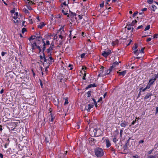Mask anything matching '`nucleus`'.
I'll list each match as a JSON object with an SVG mask.
<instances>
[{"label":"nucleus","mask_w":158,"mask_h":158,"mask_svg":"<svg viewBox=\"0 0 158 158\" xmlns=\"http://www.w3.org/2000/svg\"><path fill=\"white\" fill-rule=\"evenodd\" d=\"M152 95V93H148L145 96L144 98V99L145 100L149 98H150L151 96Z\"/></svg>","instance_id":"f8f14e48"},{"label":"nucleus","mask_w":158,"mask_h":158,"mask_svg":"<svg viewBox=\"0 0 158 158\" xmlns=\"http://www.w3.org/2000/svg\"><path fill=\"white\" fill-rule=\"evenodd\" d=\"M39 57L40 58V59L41 60H43V59H44L43 58L44 57V56H43L42 55H40V56Z\"/></svg>","instance_id":"774afa93"},{"label":"nucleus","mask_w":158,"mask_h":158,"mask_svg":"<svg viewBox=\"0 0 158 158\" xmlns=\"http://www.w3.org/2000/svg\"><path fill=\"white\" fill-rule=\"evenodd\" d=\"M29 41L31 40H33L35 39V37H34L33 35H31L29 38L28 39Z\"/></svg>","instance_id":"72a5a7b5"},{"label":"nucleus","mask_w":158,"mask_h":158,"mask_svg":"<svg viewBox=\"0 0 158 158\" xmlns=\"http://www.w3.org/2000/svg\"><path fill=\"white\" fill-rule=\"evenodd\" d=\"M95 155L98 157L102 156L104 154V152L102 148H96L94 150Z\"/></svg>","instance_id":"f257e3e1"},{"label":"nucleus","mask_w":158,"mask_h":158,"mask_svg":"<svg viewBox=\"0 0 158 158\" xmlns=\"http://www.w3.org/2000/svg\"><path fill=\"white\" fill-rule=\"evenodd\" d=\"M130 139V138H129V139L127 141V142H126V143H125V145H126L127 146H128L129 144V139Z\"/></svg>","instance_id":"603ef678"},{"label":"nucleus","mask_w":158,"mask_h":158,"mask_svg":"<svg viewBox=\"0 0 158 158\" xmlns=\"http://www.w3.org/2000/svg\"><path fill=\"white\" fill-rule=\"evenodd\" d=\"M53 50L52 47V46H50L49 48L47 49V53L48 54H49L50 55L51 54V52H50L51 51H52Z\"/></svg>","instance_id":"ddd939ff"},{"label":"nucleus","mask_w":158,"mask_h":158,"mask_svg":"<svg viewBox=\"0 0 158 158\" xmlns=\"http://www.w3.org/2000/svg\"><path fill=\"white\" fill-rule=\"evenodd\" d=\"M104 75H102V74H100V73H99V74L98 75V77H104Z\"/></svg>","instance_id":"0e129e2a"},{"label":"nucleus","mask_w":158,"mask_h":158,"mask_svg":"<svg viewBox=\"0 0 158 158\" xmlns=\"http://www.w3.org/2000/svg\"><path fill=\"white\" fill-rule=\"evenodd\" d=\"M118 141V140L116 138L115 136L113 139V142L114 143H116L117 141Z\"/></svg>","instance_id":"2f4dec72"},{"label":"nucleus","mask_w":158,"mask_h":158,"mask_svg":"<svg viewBox=\"0 0 158 158\" xmlns=\"http://www.w3.org/2000/svg\"><path fill=\"white\" fill-rule=\"evenodd\" d=\"M111 53V50H108L106 51H105L103 52L102 53V55L106 57L110 55Z\"/></svg>","instance_id":"39448f33"},{"label":"nucleus","mask_w":158,"mask_h":158,"mask_svg":"<svg viewBox=\"0 0 158 158\" xmlns=\"http://www.w3.org/2000/svg\"><path fill=\"white\" fill-rule=\"evenodd\" d=\"M140 91L142 89V91L143 92H144L147 89L145 87V88H144L143 89H142V87L140 88Z\"/></svg>","instance_id":"3c124183"},{"label":"nucleus","mask_w":158,"mask_h":158,"mask_svg":"<svg viewBox=\"0 0 158 158\" xmlns=\"http://www.w3.org/2000/svg\"><path fill=\"white\" fill-rule=\"evenodd\" d=\"M78 17L80 19H82V15H79Z\"/></svg>","instance_id":"680f3d73"},{"label":"nucleus","mask_w":158,"mask_h":158,"mask_svg":"<svg viewBox=\"0 0 158 158\" xmlns=\"http://www.w3.org/2000/svg\"><path fill=\"white\" fill-rule=\"evenodd\" d=\"M42 53H43V56H44V57L43 58H44L43 60H44V62H47V59H46V58L45 55L44 53V52H43L42 51Z\"/></svg>","instance_id":"b1692460"},{"label":"nucleus","mask_w":158,"mask_h":158,"mask_svg":"<svg viewBox=\"0 0 158 158\" xmlns=\"http://www.w3.org/2000/svg\"><path fill=\"white\" fill-rule=\"evenodd\" d=\"M45 25V24L43 22H41L38 25L37 27L38 28L41 29Z\"/></svg>","instance_id":"dca6fc26"},{"label":"nucleus","mask_w":158,"mask_h":158,"mask_svg":"<svg viewBox=\"0 0 158 158\" xmlns=\"http://www.w3.org/2000/svg\"><path fill=\"white\" fill-rule=\"evenodd\" d=\"M37 44L36 42H35L31 44V49L32 50H35L36 48Z\"/></svg>","instance_id":"1a4fd4ad"},{"label":"nucleus","mask_w":158,"mask_h":158,"mask_svg":"<svg viewBox=\"0 0 158 158\" xmlns=\"http://www.w3.org/2000/svg\"><path fill=\"white\" fill-rule=\"evenodd\" d=\"M59 100V99L57 98V100H56L55 99H54L53 101L54 104L55 105H56L58 106Z\"/></svg>","instance_id":"aec40b11"},{"label":"nucleus","mask_w":158,"mask_h":158,"mask_svg":"<svg viewBox=\"0 0 158 158\" xmlns=\"http://www.w3.org/2000/svg\"><path fill=\"white\" fill-rule=\"evenodd\" d=\"M68 10H64V9H63L62 10V13L65 15H68Z\"/></svg>","instance_id":"a878e982"},{"label":"nucleus","mask_w":158,"mask_h":158,"mask_svg":"<svg viewBox=\"0 0 158 158\" xmlns=\"http://www.w3.org/2000/svg\"><path fill=\"white\" fill-rule=\"evenodd\" d=\"M69 103V102L67 98H66L65 100V102H64V105H65Z\"/></svg>","instance_id":"f704fd0d"},{"label":"nucleus","mask_w":158,"mask_h":158,"mask_svg":"<svg viewBox=\"0 0 158 158\" xmlns=\"http://www.w3.org/2000/svg\"><path fill=\"white\" fill-rule=\"evenodd\" d=\"M77 15L76 13H73L69 10V14L67 15V16L70 18L71 20L73 22L75 20H77V18L76 17Z\"/></svg>","instance_id":"f03ea898"},{"label":"nucleus","mask_w":158,"mask_h":158,"mask_svg":"<svg viewBox=\"0 0 158 158\" xmlns=\"http://www.w3.org/2000/svg\"><path fill=\"white\" fill-rule=\"evenodd\" d=\"M33 36L34 37H35L36 38V40L38 41H40V40H39V38H42V37L40 35V32L35 33V35H33Z\"/></svg>","instance_id":"0eeeda50"},{"label":"nucleus","mask_w":158,"mask_h":158,"mask_svg":"<svg viewBox=\"0 0 158 158\" xmlns=\"http://www.w3.org/2000/svg\"><path fill=\"white\" fill-rule=\"evenodd\" d=\"M123 148L124 150H127L128 149L127 146L124 145L123 146Z\"/></svg>","instance_id":"09e8293b"},{"label":"nucleus","mask_w":158,"mask_h":158,"mask_svg":"<svg viewBox=\"0 0 158 158\" xmlns=\"http://www.w3.org/2000/svg\"><path fill=\"white\" fill-rule=\"evenodd\" d=\"M150 27V25H147L146 27H145L144 31H146L147 30H149Z\"/></svg>","instance_id":"4c0bfd02"},{"label":"nucleus","mask_w":158,"mask_h":158,"mask_svg":"<svg viewBox=\"0 0 158 158\" xmlns=\"http://www.w3.org/2000/svg\"><path fill=\"white\" fill-rule=\"evenodd\" d=\"M138 47V46L137 44H135V46H133L132 48V49L133 50H136Z\"/></svg>","instance_id":"c9c22d12"},{"label":"nucleus","mask_w":158,"mask_h":158,"mask_svg":"<svg viewBox=\"0 0 158 158\" xmlns=\"http://www.w3.org/2000/svg\"><path fill=\"white\" fill-rule=\"evenodd\" d=\"M104 5V2H102V3L100 4V6L101 7H103Z\"/></svg>","instance_id":"052dcab7"},{"label":"nucleus","mask_w":158,"mask_h":158,"mask_svg":"<svg viewBox=\"0 0 158 158\" xmlns=\"http://www.w3.org/2000/svg\"><path fill=\"white\" fill-rule=\"evenodd\" d=\"M6 54V52H2L1 53V55L2 56H4Z\"/></svg>","instance_id":"5fc2aeb1"},{"label":"nucleus","mask_w":158,"mask_h":158,"mask_svg":"<svg viewBox=\"0 0 158 158\" xmlns=\"http://www.w3.org/2000/svg\"><path fill=\"white\" fill-rule=\"evenodd\" d=\"M121 122L122 123L120 124V125L121 127H125L127 125V122H126L125 121H124L123 122L122 121Z\"/></svg>","instance_id":"9d476101"},{"label":"nucleus","mask_w":158,"mask_h":158,"mask_svg":"<svg viewBox=\"0 0 158 158\" xmlns=\"http://www.w3.org/2000/svg\"><path fill=\"white\" fill-rule=\"evenodd\" d=\"M151 86V85L148 83L147 84V86H146V88L147 89H149L150 88Z\"/></svg>","instance_id":"58836bf2"},{"label":"nucleus","mask_w":158,"mask_h":158,"mask_svg":"<svg viewBox=\"0 0 158 158\" xmlns=\"http://www.w3.org/2000/svg\"><path fill=\"white\" fill-rule=\"evenodd\" d=\"M123 129L122 128L121 129V130L120 131V136L121 137L122 136V134H123Z\"/></svg>","instance_id":"a18cd8bd"},{"label":"nucleus","mask_w":158,"mask_h":158,"mask_svg":"<svg viewBox=\"0 0 158 158\" xmlns=\"http://www.w3.org/2000/svg\"><path fill=\"white\" fill-rule=\"evenodd\" d=\"M156 155H150L148 156V158H156Z\"/></svg>","instance_id":"473e14b6"},{"label":"nucleus","mask_w":158,"mask_h":158,"mask_svg":"<svg viewBox=\"0 0 158 158\" xmlns=\"http://www.w3.org/2000/svg\"><path fill=\"white\" fill-rule=\"evenodd\" d=\"M110 150L111 151L113 152V153L115 154V155H116V154L115 152V149L113 148H110Z\"/></svg>","instance_id":"c756f323"},{"label":"nucleus","mask_w":158,"mask_h":158,"mask_svg":"<svg viewBox=\"0 0 158 158\" xmlns=\"http://www.w3.org/2000/svg\"><path fill=\"white\" fill-rule=\"evenodd\" d=\"M95 137H98L101 135L102 132L100 129L95 128L93 131Z\"/></svg>","instance_id":"7ed1b4c3"},{"label":"nucleus","mask_w":158,"mask_h":158,"mask_svg":"<svg viewBox=\"0 0 158 158\" xmlns=\"http://www.w3.org/2000/svg\"><path fill=\"white\" fill-rule=\"evenodd\" d=\"M88 106L91 109L92 108H93L94 106V105L93 104H88Z\"/></svg>","instance_id":"13d9d810"},{"label":"nucleus","mask_w":158,"mask_h":158,"mask_svg":"<svg viewBox=\"0 0 158 158\" xmlns=\"http://www.w3.org/2000/svg\"><path fill=\"white\" fill-rule=\"evenodd\" d=\"M50 115L51 117V122H53L54 121V119L55 117H54L53 114L52 113L51 111H50Z\"/></svg>","instance_id":"6ab92c4d"},{"label":"nucleus","mask_w":158,"mask_h":158,"mask_svg":"<svg viewBox=\"0 0 158 158\" xmlns=\"http://www.w3.org/2000/svg\"><path fill=\"white\" fill-rule=\"evenodd\" d=\"M26 3L27 4L26 7L27 8L30 10H31L32 9L31 7L30 6V5L31 4H35L34 2H33L32 1H31L29 0H27L26 2Z\"/></svg>","instance_id":"20e7f679"},{"label":"nucleus","mask_w":158,"mask_h":158,"mask_svg":"<svg viewBox=\"0 0 158 158\" xmlns=\"http://www.w3.org/2000/svg\"><path fill=\"white\" fill-rule=\"evenodd\" d=\"M153 0H148L147 2L149 4H151L153 3Z\"/></svg>","instance_id":"a19ab883"},{"label":"nucleus","mask_w":158,"mask_h":158,"mask_svg":"<svg viewBox=\"0 0 158 158\" xmlns=\"http://www.w3.org/2000/svg\"><path fill=\"white\" fill-rule=\"evenodd\" d=\"M139 118H137V117H136V118H135V119L132 122V123H131V125H134L136 123H137V119H139Z\"/></svg>","instance_id":"cd10ccee"},{"label":"nucleus","mask_w":158,"mask_h":158,"mask_svg":"<svg viewBox=\"0 0 158 158\" xmlns=\"http://www.w3.org/2000/svg\"><path fill=\"white\" fill-rule=\"evenodd\" d=\"M118 63L117 61H115L113 64L112 66H113L115 68L116 65H118Z\"/></svg>","instance_id":"c85d7f7f"},{"label":"nucleus","mask_w":158,"mask_h":158,"mask_svg":"<svg viewBox=\"0 0 158 158\" xmlns=\"http://www.w3.org/2000/svg\"><path fill=\"white\" fill-rule=\"evenodd\" d=\"M45 46L47 45H49L50 44L49 41L48 40L46 41L45 42Z\"/></svg>","instance_id":"de8ad7c7"},{"label":"nucleus","mask_w":158,"mask_h":158,"mask_svg":"<svg viewBox=\"0 0 158 158\" xmlns=\"http://www.w3.org/2000/svg\"><path fill=\"white\" fill-rule=\"evenodd\" d=\"M126 70H125L124 71H123L122 72H117V73H118L119 75H122V76H124L126 74Z\"/></svg>","instance_id":"4468645a"},{"label":"nucleus","mask_w":158,"mask_h":158,"mask_svg":"<svg viewBox=\"0 0 158 158\" xmlns=\"http://www.w3.org/2000/svg\"><path fill=\"white\" fill-rule=\"evenodd\" d=\"M151 39H152L151 38H149L147 39L146 41L147 42H148L150 41L151 40Z\"/></svg>","instance_id":"69168bd1"},{"label":"nucleus","mask_w":158,"mask_h":158,"mask_svg":"<svg viewBox=\"0 0 158 158\" xmlns=\"http://www.w3.org/2000/svg\"><path fill=\"white\" fill-rule=\"evenodd\" d=\"M53 62L54 59L51 56H50L47 59V63L48 64V66H49Z\"/></svg>","instance_id":"423d86ee"},{"label":"nucleus","mask_w":158,"mask_h":158,"mask_svg":"<svg viewBox=\"0 0 158 158\" xmlns=\"http://www.w3.org/2000/svg\"><path fill=\"white\" fill-rule=\"evenodd\" d=\"M150 10H152L153 11H155L157 7L154 5H152L151 7H150Z\"/></svg>","instance_id":"f3484780"},{"label":"nucleus","mask_w":158,"mask_h":158,"mask_svg":"<svg viewBox=\"0 0 158 158\" xmlns=\"http://www.w3.org/2000/svg\"><path fill=\"white\" fill-rule=\"evenodd\" d=\"M97 86V85L95 83L91 84L87 86L85 88L86 89H88L92 87H96Z\"/></svg>","instance_id":"6e6552de"},{"label":"nucleus","mask_w":158,"mask_h":158,"mask_svg":"<svg viewBox=\"0 0 158 158\" xmlns=\"http://www.w3.org/2000/svg\"><path fill=\"white\" fill-rule=\"evenodd\" d=\"M114 68V67L113 66H110V68L109 69V71L110 72H111L112 71L113 69Z\"/></svg>","instance_id":"ea45409f"},{"label":"nucleus","mask_w":158,"mask_h":158,"mask_svg":"<svg viewBox=\"0 0 158 158\" xmlns=\"http://www.w3.org/2000/svg\"><path fill=\"white\" fill-rule=\"evenodd\" d=\"M26 31H27L26 29L25 28H23L22 29V32L23 34L24 33V32Z\"/></svg>","instance_id":"e433bc0d"},{"label":"nucleus","mask_w":158,"mask_h":158,"mask_svg":"<svg viewBox=\"0 0 158 158\" xmlns=\"http://www.w3.org/2000/svg\"><path fill=\"white\" fill-rule=\"evenodd\" d=\"M143 50H144V49L143 48H142L140 51V53H143Z\"/></svg>","instance_id":"338daca9"},{"label":"nucleus","mask_w":158,"mask_h":158,"mask_svg":"<svg viewBox=\"0 0 158 158\" xmlns=\"http://www.w3.org/2000/svg\"><path fill=\"white\" fill-rule=\"evenodd\" d=\"M92 93V91H89L87 93V94L88 95L87 97L88 98L90 97L91 95V93Z\"/></svg>","instance_id":"7c9ffc66"},{"label":"nucleus","mask_w":158,"mask_h":158,"mask_svg":"<svg viewBox=\"0 0 158 158\" xmlns=\"http://www.w3.org/2000/svg\"><path fill=\"white\" fill-rule=\"evenodd\" d=\"M138 50H135V51H134L133 52V53L135 55H138Z\"/></svg>","instance_id":"37998d69"},{"label":"nucleus","mask_w":158,"mask_h":158,"mask_svg":"<svg viewBox=\"0 0 158 158\" xmlns=\"http://www.w3.org/2000/svg\"><path fill=\"white\" fill-rule=\"evenodd\" d=\"M104 70V67L103 66H102L100 68V70L99 71V73L100 74L104 75V73H103Z\"/></svg>","instance_id":"412c9836"},{"label":"nucleus","mask_w":158,"mask_h":158,"mask_svg":"<svg viewBox=\"0 0 158 158\" xmlns=\"http://www.w3.org/2000/svg\"><path fill=\"white\" fill-rule=\"evenodd\" d=\"M158 37V35L157 34H155L154 36H153V38H157Z\"/></svg>","instance_id":"4d7b16f0"},{"label":"nucleus","mask_w":158,"mask_h":158,"mask_svg":"<svg viewBox=\"0 0 158 158\" xmlns=\"http://www.w3.org/2000/svg\"><path fill=\"white\" fill-rule=\"evenodd\" d=\"M42 43L43 44L42 47V51L44 52L46 48L45 47V42L44 41L42 40Z\"/></svg>","instance_id":"2eb2a0df"},{"label":"nucleus","mask_w":158,"mask_h":158,"mask_svg":"<svg viewBox=\"0 0 158 158\" xmlns=\"http://www.w3.org/2000/svg\"><path fill=\"white\" fill-rule=\"evenodd\" d=\"M138 11H136L132 15V16L134 17H135V16L136 15L138 14Z\"/></svg>","instance_id":"49530a36"},{"label":"nucleus","mask_w":158,"mask_h":158,"mask_svg":"<svg viewBox=\"0 0 158 158\" xmlns=\"http://www.w3.org/2000/svg\"><path fill=\"white\" fill-rule=\"evenodd\" d=\"M91 142H92L94 143H95V142H96V140L94 138H91Z\"/></svg>","instance_id":"79ce46f5"},{"label":"nucleus","mask_w":158,"mask_h":158,"mask_svg":"<svg viewBox=\"0 0 158 158\" xmlns=\"http://www.w3.org/2000/svg\"><path fill=\"white\" fill-rule=\"evenodd\" d=\"M143 27V26L142 25H140V26H138L137 27V30L138 29H141V28H142Z\"/></svg>","instance_id":"bf43d9fd"},{"label":"nucleus","mask_w":158,"mask_h":158,"mask_svg":"<svg viewBox=\"0 0 158 158\" xmlns=\"http://www.w3.org/2000/svg\"><path fill=\"white\" fill-rule=\"evenodd\" d=\"M23 11L25 12V13L26 14H29V11L27 9H26V8H24L23 9Z\"/></svg>","instance_id":"bb28decb"},{"label":"nucleus","mask_w":158,"mask_h":158,"mask_svg":"<svg viewBox=\"0 0 158 158\" xmlns=\"http://www.w3.org/2000/svg\"><path fill=\"white\" fill-rule=\"evenodd\" d=\"M153 149H152L150 150L148 152V154H150L152 153V151H153Z\"/></svg>","instance_id":"6e6d98bb"},{"label":"nucleus","mask_w":158,"mask_h":158,"mask_svg":"<svg viewBox=\"0 0 158 158\" xmlns=\"http://www.w3.org/2000/svg\"><path fill=\"white\" fill-rule=\"evenodd\" d=\"M85 53H83L82 54H81V58H83L84 57L85 55Z\"/></svg>","instance_id":"864d4df0"},{"label":"nucleus","mask_w":158,"mask_h":158,"mask_svg":"<svg viewBox=\"0 0 158 158\" xmlns=\"http://www.w3.org/2000/svg\"><path fill=\"white\" fill-rule=\"evenodd\" d=\"M158 78V73L157 74H155V76L152 77L151 79L150 80H151L152 81H155L156 80L157 78Z\"/></svg>","instance_id":"a211bd4d"},{"label":"nucleus","mask_w":158,"mask_h":158,"mask_svg":"<svg viewBox=\"0 0 158 158\" xmlns=\"http://www.w3.org/2000/svg\"><path fill=\"white\" fill-rule=\"evenodd\" d=\"M106 145L107 148H109L111 145L110 141L108 139H106Z\"/></svg>","instance_id":"9b49d317"},{"label":"nucleus","mask_w":158,"mask_h":158,"mask_svg":"<svg viewBox=\"0 0 158 158\" xmlns=\"http://www.w3.org/2000/svg\"><path fill=\"white\" fill-rule=\"evenodd\" d=\"M36 48H37L39 50V52L40 53L42 51V47H41L39 45H37Z\"/></svg>","instance_id":"4be33fe9"},{"label":"nucleus","mask_w":158,"mask_h":158,"mask_svg":"<svg viewBox=\"0 0 158 158\" xmlns=\"http://www.w3.org/2000/svg\"><path fill=\"white\" fill-rule=\"evenodd\" d=\"M69 4V2L68 1L67 2H67H63L62 3V4H61V6H62V7H63V6H62V5L64 6H68V4Z\"/></svg>","instance_id":"5701e85b"},{"label":"nucleus","mask_w":158,"mask_h":158,"mask_svg":"<svg viewBox=\"0 0 158 158\" xmlns=\"http://www.w3.org/2000/svg\"><path fill=\"white\" fill-rule=\"evenodd\" d=\"M154 81H152L151 80H149L148 83L149 84H150L151 85H152V84H153V83H154Z\"/></svg>","instance_id":"8fccbe9b"},{"label":"nucleus","mask_w":158,"mask_h":158,"mask_svg":"<svg viewBox=\"0 0 158 158\" xmlns=\"http://www.w3.org/2000/svg\"><path fill=\"white\" fill-rule=\"evenodd\" d=\"M133 26V25L131 23L129 24L128 25H127L126 26V27H125V28H127V26H128V27H130L132 26Z\"/></svg>","instance_id":"e2e57ef3"},{"label":"nucleus","mask_w":158,"mask_h":158,"mask_svg":"<svg viewBox=\"0 0 158 158\" xmlns=\"http://www.w3.org/2000/svg\"><path fill=\"white\" fill-rule=\"evenodd\" d=\"M137 23V21L135 20L134 21H133L132 22V24L133 25H135L136 23Z\"/></svg>","instance_id":"c03bdc74"},{"label":"nucleus","mask_w":158,"mask_h":158,"mask_svg":"<svg viewBox=\"0 0 158 158\" xmlns=\"http://www.w3.org/2000/svg\"><path fill=\"white\" fill-rule=\"evenodd\" d=\"M105 71H106V73H104V75H104V76H105L106 75H108L111 72L109 71V69H107V70H106Z\"/></svg>","instance_id":"393cba45"}]
</instances>
